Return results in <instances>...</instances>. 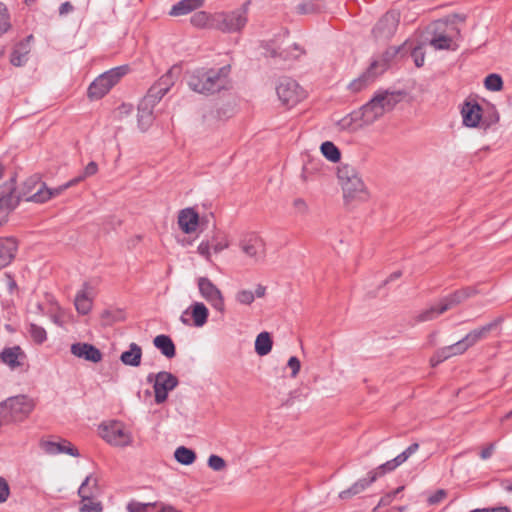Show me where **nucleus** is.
Segmentation results:
<instances>
[{
    "label": "nucleus",
    "instance_id": "nucleus-27",
    "mask_svg": "<svg viewBox=\"0 0 512 512\" xmlns=\"http://www.w3.org/2000/svg\"><path fill=\"white\" fill-rule=\"evenodd\" d=\"M377 102H379L377 98H372L368 103L360 108V111H358L363 125H370L383 116Z\"/></svg>",
    "mask_w": 512,
    "mask_h": 512
},
{
    "label": "nucleus",
    "instance_id": "nucleus-49",
    "mask_svg": "<svg viewBox=\"0 0 512 512\" xmlns=\"http://www.w3.org/2000/svg\"><path fill=\"white\" fill-rule=\"evenodd\" d=\"M254 299H255V295L250 290H246V289L240 290L236 294V300L240 304L250 305L251 303H253Z\"/></svg>",
    "mask_w": 512,
    "mask_h": 512
},
{
    "label": "nucleus",
    "instance_id": "nucleus-5",
    "mask_svg": "<svg viewBox=\"0 0 512 512\" xmlns=\"http://www.w3.org/2000/svg\"><path fill=\"white\" fill-rule=\"evenodd\" d=\"M24 199L16 193V179L13 177L0 185V226L6 222L8 214Z\"/></svg>",
    "mask_w": 512,
    "mask_h": 512
},
{
    "label": "nucleus",
    "instance_id": "nucleus-43",
    "mask_svg": "<svg viewBox=\"0 0 512 512\" xmlns=\"http://www.w3.org/2000/svg\"><path fill=\"white\" fill-rule=\"evenodd\" d=\"M441 314L442 313L439 312V304H438L436 306H431L430 308L420 312L419 314H417L415 316L414 319L417 323L427 322V321H431V320L435 319L436 317H438Z\"/></svg>",
    "mask_w": 512,
    "mask_h": 512
},
{
    "label": "nucleus",
    "instance_id": "nucleus-37",
    "mask_svg": "<svg viewBox=\"0 0 512 512\" xmlns=\"http://www.w3.org/2000/svg\"><path fill=\"white\" fill-rule=\"evenodd\" d=\"M29 50L27 45L21 43L16 46L10 56V63L15 67H21L27 62Z\"/></svg>",
    "mask_w": 512,
    "mask_h": 512
},
{
    "label": "nucleus",
    "instance_id": "nucleus-10",
    "mask_svg": "<svg viewBox=\"0 0 512 512\" xmlns=\"http://www.w3.org/2000/svg\"><path fill=\"white\" fill-rule=\"evenodd\" d=\"M400 14L396 10L386 12L375 24L372 33L377 39H390L396 32Z\"/></svg>",
    "mask_w": 512,
    "mask_h": 512
},
{
    "label": "nucleus",
    "instance_id": "nucleus-20",
    "mask_svg": "<svg viewBox=\"0 0 512 512\" xmlns=\"http://www.w3.org/2000/svg\"><path fill=\"white\" fill-rule=\"evenodd\" d=\"M461 115L464 126L475 128L482 119V107L476 101H465L461 109Z\"/></svg>",
    "mask_w": 512,
    "mask_h": 512
},
{
    "label": "nucleus",
    "instance_id": "nucleus-24",
    "mask_svg": "<svg viewBox=\"0 0 512 512\" xmlns=\"http://www.w3.org/2000/svg\"><path fill=\"white\" fill-rule=\"evenodd\" d=\"M378 479L377 471H370L367 474V478H362L356 481L351 487L346 490H343L339 493V498L342 500H347L356 496L363 492L367 487H369L373 482Z\"/></svg>",
    "mask_w": 512,
    "mask_h": 512
},
{
    "label": "nucleus",
    "instance_id": "nucleus-56",
    "mask_svg": "<svg viewBox=\"0 0 512 512\" xmlns=\"http://www.w3.org/2000/svg\"><path fill=\"white\" fill-rule=\"evenodd\" d=\"M198 253L203 256L207 261H211L210 244L207 241H202L198 248Z\"/></svg>",
    "mask_w": 512,
    "mask_h": 512
},
{
    "label": "nucleus",
    "instance_id": "nucleus-32",
    "mask_svg": "<svg viewBox=\"0 0 512 512\" xmlns=\"http://www.w3.org/2000/svg\"><path fill=\"white\" fill-rule=\"evenodd\" d=\"M98 490V480L93 475H88L78 489L81 502L90 501Z\"/></svg>",
    "mask_w": 512,
    "mask_h": 512
},
{
    "label": "nucleus",
    "instance_id": "nucleus-55",
    "mask_svg": "<svg viewBox=\"0 0 512 512\" xmlns=\"http://www.w3.org/2000/svg\"><path fill=\"white\" fill-rule=\"evenodd\" d=\"M287 365L292 370L291 377L295 378L301 368V363L299 359L296 356H292L289 358Z\"/></svg>",
    "mask_w": 512,
    "mask_h": 512
},
{
    "label": "nucleus",
    "instance_id": "nucleus-63",
    "mask_svg": "<svg viewBox=\"0 0 512 512\" xmlns=\"http://www.w3.org/2000/svg\"><path fill=\"white\" fill-rule=\"evenodd\" d=\"M453 294L456 297L459 304L468 299L467 294L465 293L463 288L454 291Z\"/></svg>",
    "mask_w": 512,
    "mask_h": 512
},
{
    "label": "nucleus",
    "instance_id": "nucleus-36",
    "mask_svg": "<svg viewBox=\"0 0 512 512\" xmlns=\"http://www.w3.org/2000/svg\"><path fill=\"white\" fill-rule=\"evenodd\" d=\"M430 45L435 50H453L455 51L458 46L453 42L452 38L450 36H447L445 34H435L431 40Z\"/></svg>",
    "mask_w": 512,
    "mask_h": 512
},
{
    "label": "nucleus",
    "instance_id": "nucleus-34",
    "mask_svg": "<svg viewBox=\"0 0 512 512\" xmlns=\"http://www.w3.org/2000/svg\"><path fill=\"white\" fill-rule=\"evenodd\" d=\"M89 288V284L85 282L83 284V289L79 291L75 297V308L77 312L82 315L88 314L92 308V299L88 294Z\"/></svg>",
    "mask_w": 512,
    "mask_h": 512
},
{
    "label": "nucleus",
    "instance_id": "nucleus-3",
    "mask_svg": "<svg viewBox=\"0 0 512 512\" xmlns=\"http://www.w3.org/2000/svg\"><path fill=\"white\" fill-rule=\"evenodd\" d=\"M248 5L249 2H246L236 10L214 14L211 18V27L224 33L241 31L248 21Z\"/></svg>",
    "mask_w": 512,
    "mask_h": 512
},
{
    "label": "nucleus",
    "instance_id": "nucleus-47",
    "mask_svg": "<svg viewBox=\"0 0 512 512\" xmlns=\"http://www.w3.org/2000/svg\"><path fill=\"white\" fill-rule=\"evenodd\" d=\"M445 348H446L447 352L450 354V357L455 356V355H461L466 350L469 349L468 345L466 344V342L463 338L452 345L446 346Z\"/></svg>",
    "mask_w": 512,
    "mask_h": 512
},
{
    "label": "nucleus",
    "instance_id": "nucleus-46",
    "mask_svg": "<svg viewBox=\"0 0 512 512\" xmlns=\"http://www.w3.org/2000/svg\"><path fill=\"white\" fill-rule=\"evenodd\" d=\"M459 305L456 297L453 293L447 295L446 297L442 298L439 302V312L445 313L446 311L452 309L453 307Z\"/></svg>",
    "mask_w": 512,
    "mask_h": 512
},
{
    "label": "nucleus",
    "instance_id": "nucleus-42",
    "mask_svg": "<svg viewBox=\"0 0 512 512\" xmlns=\"http://www.w3.org/2000/svg\"><path fill=\"white\" fill-rule=\"evenodd\" d=\"M28 332L33 341L37 344H42L47 339L46 330L37 324L31 323Z\"/></svg>",
    "mask_w": 512,
    "mask_h": 512
},
{
    "label": "nucleus",
    "instance_id": "nucleus-61",
    "mask_svg": "<svg viewBox=\"0 0 512 512\" xmlns=\"http://www.w3.org/2000/svg\"><path fill=\"white\" fill-rule=\"evenodd\" d=\"M74 10V6L69 2L66 1L62 3L59 7V15L64 16Z\"/></svg>",
    "mask_w": 512,
    "mask_h": 512
},
{
    "label": "nucleus",
    "instance_id": "nucleus-15",
    "mask_svg": "<svg viewBox=\"0 0 512 512\" xmlns=\"http://www.w3.org/2000/svg\"><path fill=\"white\" fill-rule=\"evenodd\" d=\"M384 71V64H380L378 61H373L365 72H363L358 78L354 79L348 85V88L352 92H359L366 88L368 85L373 83L375 79Z\"/></svg>",
    "mask_w": 512,
    "mask_h": 512
},
{
    "label": "nucleus",
    "instance_id": "nucleus-35",
    "mask_svg": "<svg viewBox=\"0 0 512 512\" xmlns=\"http://www.w3.org/2000/svg\"><path fill=\"white\" fill-rule=\"evenodd\" d=\"M273 341L268 332H261L255 340V351L259 356H265L272 350Z\"/></svg>",
    "mask_w": 512,
    "mask_h": 512
},
{
    "label": "nucleus",
    "instance_id": "nucleus-19",
    "mask_svg": "<svg viewBox=\"0 0 512 512\" xmlns=\"http://www.w3.org/2000/svg\"><path fill=\"white\" fill-rule=\"evenodd\" d=\"M187 314H190L193 318V324L196 327H202L206 324L209 316V311L207 307L201 302L193 303L187 310L183 312L180 317V320L185 325H190V320L186 317Z\"/></svg>",
    "mask_w": 512,
    "mask_h": 512
},
{
    "label": "nucleus",
    "instance_id": "nucleus-53",
    "mask_svg": "<svg viewBox=\"0 0 512 512\" xmlns=\"http://www.w3.org/2000/svg\"><path fill=\"white\" fill-rule=\"evenodd\" d=\"M133 112V105L128 103H123L117 107L115 110V116L118 119H123L126 116H129Z\"/></svg>",
    "mask_w": 512,
    "mask_h": 512
},
{
    "label": "nucleus",
    "instance_id": "nucleus-13",
    "mask_svg": "<svg viewBox=\"0 0 512 512\" xmlns=\"http://www.w3.org/2000/svg\"><path fill=\"white\" fill-rule=\"evenodd\" d=\"M198 288L201 296L206 299L215 310L221 313L225 311L223 295L209 278L200 277L198 279Z\"/></svg>",
    "mask_w": 512,
    "mask_h": 512
},
{
    "label": "nucleus",
    "instance_id": "nucleus-62",
    "mask_svg": "<svg viewBox=\"0 0 512 512\" xmlns=\"http://www.w3.org/2000/svg\"><path fill=\"white\" fill-rule=\"evenodd\" d=\"M470 512H510V510H509L508 507L503 506V507L474 509V510H472Z\"/></svg>",
    "mask_w": 512,
    "mask_h": 512
},
{
    "label": "nucleus",
    "instance_id": "nucleus-60",
    "mask_svg": "<svg viewBox=\"0 0 512 512\" xmlns=\"http://www.w3.org/2000/svg\"><path fill=\"white\" fill-rule=\"evenodd\" d=\"M494 451H495V444L494 443L488 444L480 452L481 459H483V460L489 459L492 456V454L494 453Z\"/></svg>",
    "mask_w": 512,
    "mask_h": 512
},
{
    "label": "nucleus",
    "instance_id": "nucleus-54",
    "mask_svg": "<svg viewBox=\"0 0 512 512\" xmlns=\"http://www.w3.org/2000/svg\"><path fill=\"white\" fill-rule=\"evenodd\" d=\"M10 495V488L8 482L0 477V503H4Z\"/></svg>",
    "mask_w": 512,
    "mask_h": 512
},
{
    "label": "nucleus",
    "instance_id": "nucleus-21",
    "mask_svg": "<svg viewBox=\"0 0 512 512\" xmlns=\"http://www.w3.org/2000/svg\"><path fill=\"white\" fill-rule=\"evenodd\" d=\"M71 353L86 361L98 363L102 360V352L90 343L77 342L71 345Z\"/></svg>",
    "mask_w": 512,
    "mask_h": 512
},
{
    "label": "nucleus",
    "instance_id": "nucleus-44",
    "mask_svg": "<svg viewBox=\"0 0 512 512\" xmlns=\"http://www.w3.org/2000/svg\"><path fill=\"white\" fill-rule=\"evenodd\" d=\"M358 118H360L359 112H353V113H351L349 115H346L345 117H343L339 121H337L336 125L339 128V130H342V131L354 130L355 129L354 122L356 120H358Z\"/></svg>",
    "mask_w": 512,
    "mask_h": 512
},
{
    "label": "nucleus",
    "instance_id": "nucleus-1",
    "mask_svg": "<svg viewBox=\"0 0 512 512\" xmlns=\"http://www.w3.org/2000/svg\"><path fill=\"white\" fill-rule=\"evenodd\" d=\"M229 72L230 66L199 68L189 75L187 83L189 88L197 93L214 94L226 88Z\"/></svg>",
    "mask_w": 512,
    "mask_h": 512
},
{
    "label": "nucleus",
    "instance_id": "nucleus-12",
    "mask_svg": "<svg viewBox=\"0 0 512 512\" xmlns=\"http://www.w3.org/2000/svg\"><path fill=\"white\" fill-rule=\"evenodd\" d=\"M78 182H80V178H74V179L66 182L65 184L60 185L53 189L48 188L45 185V183H41L40 187L37 189V191L35 193L24 192L23 198L25 201H32L35 203H44V202L50 200L51 198L60 195L64 190L74 186Z\"/></svg>",
    "mask_w": 512,
    "mask_h": 512
},
{
    "label": "nucleus",
    "instance_id": "nucleus-11",
    "mask_svg": "<svg viewBox=\"0 0 512 512\" xmlns=\"http://www.w3.org/2000/svg\"><path fill=\"white\" fill-rule=\"evenodd\" d=\"M179 384L178 378L170 372L160 371L157 373L156 382L153 385L156 404L164 403L169 392L174 390Z\"/></svg>",
    "mask_w": 512,
    "mask_h": 512
},
{
    "label": "nucleus",
    "instance_id": "nucleus-8",
    "mask_svg": "<svg viewBox=\"0 0 512 512\" xmlns=\"http://www.w3.org/2000/svg\"><path fill=\"white\" fill-rule=\"evenodd\" d=\"M279 99L288 106H294L305 97V91L292 78H282L276 87Z\"/></svg>",
    "mask_w": 512,
    "mask_h": 512
},
{
    "label": "nucleus",
    "instance_id": "nucleus-17",
    "mask_svg": "<svg viewBox=\"0 0 512 512\" xmlns=\"http://www.w3.org/2000/svg\"><path fill=\"white\" fill-rule=\"evenodd\" d=\"M262 48L264 49V54L267 57L276 58L279 57L284 61L287 60H297L302 55L306 53L305 49L302 48L297 43H294L289 49L278 51L274 46L272 42H265L262 45Z\"/></svg>",
    "mask_w": 512,
    "mask_h": 512
},
{
    "label": "nucleus",
    "instance_id": "nucleus-48",
    "mask_svg": "<svg viewBox=\"0 0 512 512\" xmlns=\"http://www.w3.org/2000/svg\"><path fill=\"white\" fill-rule=\"evenodd\" d=\"M450 358V354L447 352L446 348H440L438 349L434 355L430 359V364L432 367L437 366L438 364L442 363L443 361Z\"/></svg>",
    "mask_w": 512,
    "mask_h": 512
},
{
    "label": "nucleus",
    "instance_id": "nucleus-50",
    "mask_svg": "<svg viewBox=\"0 0 512 512\" xmlns=\"http://www.w3.org/2000/svg\"><path fill=\"white\" fill-rule=\"evenodd\" d=\"M103 507L101 502L99 501H93L91 499L90 501L82 502V505L80 507V512H102Z\"/></svg>",
    "mask_w": 512,
    "mask_h": 512
},
{
    "label": "nucleus",
    "instance_id": "nucleus-51",
    "mask_svg": "<svg viewBox=\"0 0 512 512\" xmlns=\"http://www.w3.org/2000/svg\"><path fill=\"white\" fill-rule=\"evenodd\" d=\"M208 466L214 471H221L226 467V462L222 457L213 454L208 458Z\"/></svg>",
    "mask_w": 512,
    "mask_h": 512
},
{
    "label": "nucleus",
    "instance_id": "nucleus-9",
    "mask_svg": "<svg viewBox=\"0 0 512 512\" xmlns=\"http://www.w3.org/2000/svg\"><path fill=\"white\" fill-rule=\"evenodd\" d=\"M3 408L9 409L11 419L23 420L33 411L34 402L26 395H17L0 403V410Z\"/></svg>",
    "mask_w": 512,
    "mask_h": 512
},
{
    "label": "nucleus",
    "instance_id": "nucleus-52",
    "mask_svg": "<svg viewBox=\"0 0 512 512\" xmlns=\"http://www.w3.org/2000/svg\"><path fill=\"white\" fill-rule=\"evenodd\" d=\"M154 503H140L136 501H132L127 505V510L129 512H147L150 507H154Z\"/></svg>",
    "mask_w": 512,
    "mask_h": 512
},
{
    "label": "nucleus",
    "instance_id": "nucleus-31",
    "mask_svg": "<svg viewBox=\"0 0 512 512\" xmlns=\"http://www.w3.org/2000/svg\"><path fill=\"white\" fill-rule=\"evenodd\" d=\"M142 348L132 342L129 349L120 355V361L127 366L138 367L141 364Z\"/></svg>",
    "mask_w": 512,
    "mask_h": 512
},
{
    "label": "nucleus",
    "instance_id": "nucleus-29",
    "mask_svg": "<svg viewBox=\"0 0 512 512\" xmlns=\"http://www.w3.org/2000/svg\"><path fill=\"white\" fill-rule=\"evenodd\" d=\"M203 5L204 0H180L172 6L169 15L174 17L187 15Z\"/></svg>",
    "mask_w": 512,
    "mask_h": 512
},
{
    "label": "nucleus",
    "instance_id": "nucleus-23",
    "mask_svg": "<svg viewBox=\"0 0 512 512\" xmlns=\"http://www.w3.org/2000/svg\"><path fill=\"white\" fill-rule=\"evenodd\" d=\"M203 221L204 220L200 219L199 214L193 208L182 209L178 214V225L186 234L195 232L197 226Z\"/></svg>",
    "mask_w": 512,
    "mask_h": 512
},
{
    "label": "nucleus",
    "instance_id": "nucleus-33",
    "mask_svg": "<svg viewBox=\"0 0 512 512\" xmlns=\"http://www.w3.org/2000/svg\"><path fill=\"white\" fill-rule=\"evenodd\" d=\"M154 346L168 359L175 357L176 347L172 339L165 334L157 335L153 339Z\"/></svg>",
    "mask_w": 512,
    "mask_h": 512
},
{
    "label": "nucleus",
    "instance_id": "nucleus-18",
    "mask_svg": "<svg viewBox=\"0 0 512 512\" xmlns=\"http://www.w3.org/2000/svg\"><path fill=\"white\" fill-rule=\"evenodd\" d=\"M419 449L418 443H412L408 446L402 453L397 455L395 458L381 464L373 471L378 472V477L383 476L388 472L394 471L397 467L405 463L414 453H416Z\"/></svg>",
    "mask_w": 512,
    "mask_h": 512
},
{
    "label": "nucleus",
    "instance_id": "nucleus-26",
    "mask_svg": "<svg viewBox=\"0 0 512 512\" xmlns=\"http://www.w3.org/2000/svg\"><path fill=\"white\" fill-rule=\"evenodd\" d=\"M17 249L16 239L12 237L0 238V269L7 267L12 262Z\"/></svg>",
    "mask_w": 512,
    "mask_h": 512
},
{
    "label": "nucleus",
    "instance_id": "nucleus-7",
    "mask_svg": "<svg viewBox=\"0 0 512 512\" xmlns=\"http://www.w3.org/2000/svg\"><path fill=\"white\" fill-rule=\"evenodd\" d=\"M180 72L179 67H172L164 75H162L157 82H155L144 96L143 100L149 102L152 105H156L164 95L170 90L175 84V81Z\"/></svg>",
    "mask_w": 512,
    "mask_h": 512
},
{
    "label": "nucleus",
    "instance_id": "nucleus-57",
    "mask_svg": "<svg viewBox=\"0 0 512 512\" xmlns=\"http://www.w3.org/2000/svg\"><path fill=\"white\" fill-rule=\"evenodd\" d=\"M97 171H98L97 163L94 161H91L85 167L84 173L81 176H79L78 178H80V181H82L84 178L96 174Z\"/></svg>",
    "mask_w": 512,
    "mask_h": 512
},
{
    "label": "nucleus",
    "instance_id": "nucleus-28",
    "mask_svg": "<svg viewBox=\"0 0 512 512\" xmlns=\"http://www.w3.org/2000/svg\"><path fill=\"white\" fill-rule=\"evenodd\" d=\"M402 93L400 92H391L388 90H381L375 93L373 98H377L379 102L377 105L381 109V112L384 114L385 112L391 111L395 105L400 101Z\"/></svg>",
    "mask_w": 512,
    "mask_h": 512
},
{
    "label": "nucleus",
    "instance_id": "nucleus-22",
    "mask_svg": "<svg viewBox=\"0 0 512 512\" xmlns=\"http://www.w3.org/2000/svg\"><path fill=\"white\" fill-rule=\"evenodd\" d=\"M504 320L505 318L503 316H498L490 323H487L486 325L480 328L470 331L463 339L470 348L480 340L485 339L488 333L496 329L498 326H500L504 322Z\"/></svg>",
    "mask_w": 512,
    "mask_h": 512
},
{
    "label": "nucleus",
    "instance_id": "nucleus-41",
    "mask_svg": "<svg viewBox=\"0 0 512 512\" xmlns=\"http://www.w3.org/2000/svg\"><path fill=\"white\" fill-rule=\"evenodd\" d=\"M484 86L487 90L497 92L503 88V80L500 75L492 73L485 78Z\"/></svg>",
    "mask_w": 512,
    "mask_h": 512
},
{
    "label": "nucleus",
    "instance_id": "nucleus-64",
    "mask_svg": "<svg viewBox=\"0 0 512 512\" xmlns=\"http://www.w3.org/2000/svg\"><path fill=\"white\" fill-rule=\"evenodd\" d=\"M300 397V392L298 390L291 391L289 393L288 399L283 403L285 406H291L294 403V399Z\"/></svg>",
    "mask_w": 512,
    "mask_h": 512
},
{
    "label": "nucleus",
    "instance_id": "nucleus-30",
    "mask_svg": "<svg viewBox=\"0 0 512 512\" xmlns=\"http://www.w3.org/2000/svg\"><path fill=\"white\" fill-rule=\"evenodd\" d=\"M154 106L143 99L138 105V126L142 131H146L153 122Z\"/></svg>",
    "mask_w": 512,
    "mask_h": 512
},
{
    "label": "nucleus",
    "instance_id": "nucleus-16",
    "mask_svg": "<svg viewBox=\"0 0 512 512\" xmlns=\"http://www.w3.org/2000/svg\"><path fill=\"white\" fill-rule=\"evenodd\" d=\"M40 448L48 455L68 454L73 457H79L78 449L66 439H60L58 442L50 440H41Z\"/></svg>",
    "mask_w": 512,
    "mask_h": 512
},
{
    "label": "nucleus",
    "instance_id": "nucleus-6",
    "mask_svg": "<svg viewBox=\"0 0 512 512\" xmlns=\"http://www.w3.org/2000/svg\"><path fill=\"white\" fill-rule=\"evenodd\" d=\"M239 248L253 264L264 261L266 257V244L256 233H247L239 240Z\"/></svg>",
    "mask_w": 512,
    "mask_h": 512
},
{
    "label": "nucleus",
    "instance_id": "nucleus-25",
    "mask_svg": "<svg viewBox=\"0 0 512 512\" xmlns=\"http://www.w3.org/2000/svg\"><path fill=\"white\" fill-rule=\"evenodd\" d=\"M25 358L24 351L18 345L6 347L0 352V360L12 370L22 366Z\"/></svg>",
    "mask_w": 512,
    "mask_h": 512
},
{
    "label": "nucleus",
    "instance_id": "nucleus-14",
    "mask_svg": "<svg viewBox=\"0 0 512 512\" xmlns=\"http://www.w3.org/2000/svg\"><path fill=\"white\" fill-rule=\"evenodd\" d=\"M102 438L111 445L125 447L131 444L132 437L119 422L111 423L102 429Z\"/></svg>",
    "mask_w": 512,
    "mask_h": 512
},
{
    "label": "nucleus",
    "instance_id": "nucleus-38",
    "mask_svg": "<svg viewBox=\"0 0 512 512\" xmlns=\"http://www.w3.org/2000/svg\"><path fill=\"white\" fill-rule=\"evenodd\" d=\"M320 151L327 160L333 163H336L341 159V152L339 148L331 141L323 142L320 146Z\"/></svg>",
    "mask_w": 512,
    "mask_h": 512
},
{
    "label": "nucleus",
    "instance_id": "nucleus-2",
    "mask_svg": "<svg viewBox=\"0 0 512 512\" xmlns=\"http://www.w3.org/2000/svg\"><path fill=\"white\" fill-rule=\"evenodd\" d=\"M337 177L346 202L368 200V189L360 172L354 165L348 163L340 164L337 168Z\"/></svg>",
    "mask_w": 512,
    "mask_h": 512
},
{
    "label": "nucleus",
    "instance_id": "nucleus-39",
    "mask_svg": "<svg viewBox=\"0 0 512 512\" xmlns=\"http://www.w3.org/2000/svg\"><path fill=\"white\" fill-rule=\"evenodd\" d=\"M174 457L183 465H191L196 460L195 452L185 446L178 447L174 452Z\"/></svg>",
    "mask_w": 512,
    "mask_h": 512
},
{
    "label": "nucleus",
    "instance_id": "nucleus-58",
    "mask_svg": "<svg viewBox=\"0 0 512 512\" xmlns=\"http://www.w3.org/2000/svg\"><path fill=\"white\" fill-rule=\"evenodd\" d=\"M293 207L297 210L300 214H307L309 211V207L306 203V201L302 198H296L293 201Z\"/></svg>",
    "mask_w": 512,
    "mask_h": 512
},
{
    "label": "nucleus",
    "instance_id": "nucleus-4",
    "mask_svg": "<svg viewBox=\"0 0 512 512\" xmlns=\"http://www.w3.org/2000/svg\"><path fill=\"white\" fill-rule=\"evenodd\" d=\"M128 70V66L123 65L112 68L98 76L88 88V97L91 100H98L104 97L127 74Z\"/></svg>",
    "mask_w": 512,
    "mask_h": 512
},
{
    "label": "nucleus",
    "instance_id": "nucleus-59",
    "mask_svg": "<svg viewBox=\"0 0 512 512\" xmlns=\"http://www.w3.org/2000/svg\"><path fill=\"white\" fill-rule=\"evenodd\" d=\"M412 57L414 58L415 65L421 67L424 64V53L421 47H415L412 51Z\"/></svg>",
    "mask_w": 512,
    "mask_h": 512
},
{
    "label": "nucleus",
    "instance_id": "nucleus-40",
    "mask_svg": "<svg viewBox=\"0 0 512 512\" xmlns=\"http://www.w3.org/2000/svg\"><path fill=\"white\" fill-rule=\"evenodd\" d=\"M211 18L212 16H210L207 12L199 11L192 15L190 22L193 26L198 28H204L207 26L211 27Z\"/></svg>",
    "mask_w": 512,
    "mask_h": 512
},
{
    "label": "nucleus",
    "instance_id": "nucleus-45",
    "mask_svg": "<svg viewBox=\"0 0 512 512\" xmlns=\"http://www.w3.org/2000/svg\"><path fill=\"white\" fill-rule=\"evenodd\" d=\"M10 26V16L7 6L0 2V36L6 33Z\"/></svg>",
    "mask_w": 512,
    "mask_h": 512
}]
</instances>
